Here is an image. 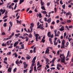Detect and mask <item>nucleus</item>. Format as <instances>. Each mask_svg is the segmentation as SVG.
<instances>
[{
  "instance_id": "obj_30",
  "label": "nucleus",
  "mask_w": 73,
  "mask_h": 73,
  "mask_svg": "<svg viewBox=\"0 0 73 73\" xmlns=\"http://www.w3.org/2000/svg\"><path fill=\"white\" fill-rule=\"evenodd\" d=\"M66 15V16H69V15H70V12L67 13Z\"/></svg>"
},
{
  "instance_id": "obj_39",
  "label": "nucleus",
  "mask_w": 73,
  "mask_h": 73,
  "mask_svg": "<svg viewBox=\"0 0 73 73\" xmlns=\"http://www.w3.org/2000/svg\"><path fill=\"white\" fill-rule=\"evenodd\" d=\"M8 17V16L7 15H6L3 18V19H6V18H7Z\"/></svg>"
},
{
  "instance_id": "obj_21",
  "label": "nucleus",
  "mask_w": 73,
  "mask_h": 73,
  "mask_svg": "<svg viewBox=\"0 0 73 73\" xmlns=\"http://www.w3.org/2000/svg\"><path fill=\"white\" fill-rule=\"evenodd\" d=\"M24 44H22V45H21V46L22 47V48H21V49H24Z\"/></svg>"
},
{
  "instance_id": "obj_16",
  "label": "nucleus",
  "mask_w": 73,
  "mask_h": 73,
  "mask_svg": "<svg viewBox=\"0 0 73 73\" xmlns=\"http://www.w3.org/2000/svg\"><path fill=\"white\" fill-rule=\"evenodd\" d=\"M36 36V38H38V37H39V35L38 34H36V35H35Z\"/></svg>"
},
{
  "instance_id": "obj_10",
  "label": "nucleus",
  "mask_w": 73,
  "mask_h": 73,
  "mask_svg": "<svg viewBox=\"0 0 73 73\" xmlns=\"http://www.w3.org/2000/svg\"><path fill=\"white\" fill-rule=\"evenodd\" d=\"M25 38L26 39L25 40L27 41H28V40H29V38H28V36H25Z\"/></svg>"
},
{
  "instance_id": "obj_35",
  "label": "nucleus",
  "mask_w": 73,
  "mask_h": 73,
  "mask_svg": "<svg viewBox=\"0 0 73 73\" xmlns=\"http://www.w3.org/2000/svg\"><path fill=\"white\" fill-rule=\"evenodd\" d=\"M62 56V54H60V57L61 59H62H62H62V57H61Z\"/></svg>"
},
{
  "instance_id": "obj_6",
  "label": "nucleus",
  "mask_w": 73,
  "mask_h": 73,
  "mask_svg": "<svg viewBox=\"0 0 73 73\" xmlns=\"http://www.w3.org/2000/svg\"><path fill=\"white\" fill-rule=\"evenodd\" d=\"M19 44V41H17V42H15L14 44V46H16L18 44Z\"/></svg>"
},
{
  "instance_id": "obj_27",
  "label": "nucleus",
  "mask_w": 73,
  "mask_h": 73,
  "mask_svg": "<svg viewBox=\"0 0 73 73\" xmlns=\"http://www.w3.org/2000/svg\"><path fill=\"white\" fill-rule=\"evenodd\" d=\"M16 63L17 64H20L19 63V60H17V61H16Z\"/></svg>"
},
{
  "instance_id": "obj_42",
  "label": "nucleus",
  "mask_w": 73,
  "mask_h": 73,
  "mask_svg": "<svg viewBox=\"0 0 73 73\" xmlns=\"http://www.w3.org/2000/svg\"><path fill=\"white\" fill-rule=\"evenodd\" d=\"M50 69L51 70H54V69H55V68H54V67L51 68Z\"/></svg>"
},
{
  "instance_id": "obj_2",
  "label": "nucleus",
  "mask_w": 73,
  "mask_h": 73,
  "mask_svg": "<svg viewBox=\"0 0 73 73\" xmlns=\"http://www.w3.org/2000/svg\"><path fill=\"white\" fill-rule=\"evenodd\" d=\"M30 25H31L30 27V28L31 29L30 32H32V31L33 30V27H34V24L33 23H31Z\"/></svg>"
},
{
  "instance_id": "obj_57",
  "label": "nucleus",
  "mask_w": 73,
  "mask_h": 73,
  "mask_svg": "<svg viewBox=\"0 0 73 73\" xmlns=\"http://www.w3.org/2000/svg\"><path fill=\"white\" fill-rule=\"evenodd\" d=\"M66 36V32H65L64 33V36Z\"/></svg>"
},
{
  "instance_id": "obj_33",
  "label": "nucleus",
  "mask_w": 73,
  "mask_h": 73,
  "mask_svg": "<svg viewBox=\"0 0 73 73\" xmlns=\"http://www.w3.org/2000/svg\"><path fill=\"white\" fill-rule=\"evenodd\" d=\"M39 17L40 18H41V17H42L41 14L40 13H39Z\"/></svg>"
},
{
  "instance_id": "obj_3",
  "label": "nucleus",
  "mask_w": 73,
  "mask_h": 73,
  "mask_svg": "<svg viewBox=\"0 0 73 73\" xmlns=\"http://www.w3.org/2000/svg\"><path fill=\"white\" fill-rule=\"evenodd\" d=\"M36 56H35L33 59V60L32 61V62L33 63L35 64V60H36Z\"/></svg>"
},
{
  "instance_id": "obj_62",
  "label": "nucleus",
  "mask_w": 73,
  "mask_h": 73,
  "mask_svg": "<svg viewBox=\"0 0 73 73\" xmlns=\"http://www.w3.org/2000/svg\"><path fill=\"white\" fill-rule=\"evenodd\" d=\"M7 58L6 57L4 59V60L5 61H7Z\"/></svg>"
},
{
  "instance_id": "obj_31",
  "label": "nucleus",
  "mask_w": 73,
  "mask_h": 73,
  "mask_svg": "<svg viewBox=\"0 0 73 73\" xmlns=\"http://www.w3.org/2000/svg\"><path fill=\"white\" fill-rule=\"evenodd\" d=\"M14 54L15 55V57H17V54H16V52H15Z\"/></svg>"
},
{
  "instance_id": "obj_1",
  "label": "nucleus",
  "mask_w": 73,
  "mask_h": 73,
  "mask_svg": "<svg viewBox=\"0 0 73 73\" xmlns=\"http://www.w3.org/2000/svg\"><path fill=\"white\" fill-rule=\"evenodd\" d=\"M62 57L63 59L61 60V62L64 63V64H66V63L65 62V56H64V54H62Z\"/></svg>"
},
{
  "instance_id": "obj_37",
  "label": "nucleus",
  "mask_w": 73,
  "mask_h": 73,
  "mask_svg": "<svg viewBox=\"0 0 73 73\" xmlns=\"http://www.w3.org/2000/svg\"><path fill=\"white\" fill-rule=\"evenodd\" d=\"M42 13L43 14H46V13H47L45 11H43Z\"/></svg>"
},
{
  "instance_id": "obj_4",
  "label": "nucleus",
  "mask_w": 73,
  "mask_h": 73,
  "mask_svg": "<svg viewBox=\"0 0 73 73\" xmlns=\"http://www.w3.org/2000/svg\"><path fill=\"white\" fill-rule=\"evenodd\" d=\"M52 19H51V18H50L48 19V20H47V21L48 22V24H49L50 22H51V20Z\"/></svg>"
},
{
  "instance_id": "obj_50",
  "label": "nucleus",
  "mask_w": 73,
  "mask_h": 73,
  "mask_svg": "<svg viewBox=\"0 0 73 73\" xmlns=\"http://www.w3.org/2000/svg\"><path fill=\"white\" fill-rule=\"evenodd\" d=\"M46 67L47 68H49V66L47 64L46 65Z\"/></svg>"
},
{
  "instance_id": "obj_51",
  "label": "nucleus",
  "mask_w": 73,
  "mask_h": 73,
  "mask_svg": "<svg viewBox=\"0 0 73 73\" xmlns=\"http://www.w3.org/2000/svg\"><path fill=\"white\" fill-rule=\"evenodd\" d=\"M27 70H28V69H26L25 70H24V72H27Z\"/></svg>"
},
{
  "instance_id": "obj_29",
  "label": "nucleus",
  "mask_w": 73,
  "mask_h": 73,
  "mask_svg": "<svg viewBox=\"0 0 73 73\" xmlns=\"http://www.w3.org/2000/svg\"><path fill=\"white\" fill-rule=\"evenodd\" d=\"M28 66V64H27L26 65H25L24 66V68H27V66Z\"/></svg>"
},
{
  "instance_id": "obj_45",
  "label": "nucleus",
  "mask_w": 73,
  "mask_h": 73,
  "mask_svg": "<svg viewBox=\"0 0 73 73\" xmlns=\"http://www.w3.org/2000/svg\"><path fill=\"white\" fill-rule=\"evenodd\" d=\"M57 68V69L58 70H60V67H58V66H57L56 67Z\"/></svg>"
},
{
  "instance_id": "obj_58",
  "label": "nucleus",
  "mask_w": 73,
  "mask_h": 73,
  "mask_svg": "<svg viewBox=\"0 0 73 73\" xmlns=\"http://www.w3.org/2000/svg\"><path fill=\"white\" fill-rule=\"evenodd\" d=\"M59 22H60V20H57L56 21V22H57V24H58V23H59Z\"/></svg>"
},
{
  "instance_id": "obj_19",
  "label": "nucleus",
  "mask_w": 73,
  "mask_h": 73,
  "mask_svg": "<svg viewBox=\"0 0 73 73\" xmlns=\"http://www.w3.org/2000/svg\"><path fill=\"white\" fill-rule=\"evenodd\" d=\"M20 33H19L18 34H16L15 35V36H16V37H17L18 36H20Z\"/></svg>"
},
{
  "instance_id": "obj_47",
  "label": "nucleus",
  "mask_w": 73,
  "mask_h": 73,
  "mask_svg": "<svg viewBox=\"0 0 73 73\" xmlns=\"http://www.w3.org/2000/svg\"><path fill=\"white\" fill-rule=\"evenodd\" d=\"M16 69H17V68H16L15 69H14V70H13L14 72H16Z\"/></svg>"
},
{
  "instance_id": "obj_18",
  "label": "nucleus",
  "mask_w": 73,
  "mask_h": 73,
  "mask_svg": "<svg viewBox=\"0 0 73 73\" xmlns=\"http://www.w3.org/2000/svg\"><path fill=\"white\" fill-rule=\"evenodd\" d=\"M11 70H12V69L11 68H8V71L9 72H11Z\"/></svg>"
},
{
  "instance_id": "obj_11",
  "label": "nucleus",
  "mask_w": 73,
  "mask_h": 73,
  "mask_svg": "<svg viewBox=\"0 0 73 73\" xmlns=\"http://www.w3.org/2000/svg\"><path fill=\"white\" fill-rule=\"evenodd\" d=\"M65 48V44H62V46H61V48L62 49V48Z\"/></svg>"
},
{
  "instance_id": "obj_40",
  "label": "nucleus",
  "mask_w": 73,
  "mask_h": 73,
  "mask_svg": "<svg viewBox=\"0 0 73 73\" xmlns=\"http://www.w3.org/2000/svg\"><path fill=\"white\" fill-rule=\"evenodd\" d=\"M19 0H15L13 1V2L14 3H17V2H18V1Z\"/></svg>"
},
{
  "instance_id": "obj_32",
  "label": "nucleus",
  "mask_w": 73,
  "mask_h": 73,
  "mask_svg": "<svg viewBox=\"0 0 73 73\" xmlns=\"http://www.w3.org/2000/svg\"><path fill=\"white\" fill-rule=\"evenodd\" d=\"M11 54V52H9L7 53V55H9L10 54Z\"/></svg>"
},
{
  "instance_id": "obj_24",
  "label": "nucleus",
  "mask_w": 73,
  "mask_h": 73,
  "mask_svg": "<svg viewBox=\"0 0 73 73\" xmlns=\"http://www.w3.org/2000/svg\"><path fill=\"white\" fill-rule=\"evenodd\" d=\"M62 6L63 9H65V4H64V5H62Z\"/></svg>"
},
{
  "instance_id": "obj_17",
  "label": "nucleus",
  "mask_w": 73,
  "mask_h": 73,
  "mask_svg": "<svg viewBox=\"0 0 73 73\" xmlns=\"http://www.w3.org/2000/svg\"><path fill=\"white\" fill-rule=\"evenodd\" d=\"M57 66L58 67H60V68H62V66L60 64H57Z\"/></svg>"
},
{
  "instance_id": "obj_56",
  "label": "nucleus",
  "mask_w": 73,
  "mask_h": 73,
  "mask_svg": "<svg viewBox=\"0 0 73 73\" xmlns=\"http://www.w3.org/2000/svg\"><path fill=\"white\" fill-rule=\"evenodd\" d=\"M52 24H53V25H54V24H55V23L54 21H53L52 23H51Z\"/></svg>"
},
{
  "instance_id": "obj_22",
  "label": "nucleus",
  "mask_w": 73,
  "mask_h": 73,
  "mask_svg": "<svg viewBox=\"0 0 73 73\" xmlns=\"http://www.w3.org/2000/svg\"><path fill=\"white\" fill-rule=\"evenodd\" d=\"M60 31H64V29L61 28L60 29Z\"/></svg>"
},
{
  "instance_id": "obj_41",
  "label": "nucleus",
  "mask_w": 73,
  "mask_h": 73,
  "mask_svg": "<svg viewBox=\"0 0 73 73\" xmlns=\"http://www.w3.org/2000/svg\"><path fill=\"white\" fill-rule=\"evenodd\" d=\"M41 24H40V25H39V26H38L37 27V29H38V28H40H40L41 27Z\"/></svg>"
},
{
  "instance_id": "obj_34",
  "label": "nucleus",
  "mask_w": 73,
  "mask_h": 73,
  "mask_svg": "<svg viewBox=\"0 0 73 73\" xmlns=\"http://www.w3.org/2000/svg\"><path fill=\"white\" fill-rule=\"evenodd\" d=\"M3 26L5 27H7V23H4Z\"/></svg>"
},
{
  "instance_id": "obj_52",
  "label": "nucleus",
  "mask_w": 73,
  "mask_h": 73,
  "mask_svg": "<svg viewBox=\"0 0 73 73\" xmlns=\"http://www.w3.org/2000/svg\"><path fill=\"white\" fill-rule=\"evenodd\" d=\"M42 66V65H39V66L37 67V69H38V68H39L41 67V66Z\"/></svg>"
},
{
  "instance_id": "obj_59",
  "label": "nucleus",
  "mask_w": 73,
  "mask_h": 73,
  "mask_svg": "<svg viewBox=\"0 0 73 73\" xmlns=\"http://www.w3.org/2000/svg\"><path fill=\"white\" fill-rule=\"evenodd\" d=\"M60 3L61 4H63V3L62 2V1H60Z\"/></svg>"
},
{
  "instance_id": "obj_63",
  "label": "nucleus",
  "mask_w": 73,
  "mask_h": 73,
  "mask_svg": "<svg viewBox=\"0 0 73 73\" xmlns=\"http://www.w3.org/2000/svg\"><path fill=\"white\" fill-rule=\"evenodd\" d=\"M69 28H72V27H73V26H71L68 27Z\"/></svg>"
},
{
  "instance_id": "obj_12",
  "label": "nucleus",
  "mask_w": 73,
  "mask_h": 73,
  "mask_svg": "<svg viewBox=\"0 0 73 73\" xmlns=\"http://www.w3.org/2000/svg\"><path fill=\"white\" fill-rule=\"evenodd\" d=\"M40 3L41 4V5L42 6L43 5H44V2H42V1H41Z\"/></svg>"
},
{
  "instance_id": "obj_7",
  "label": "nucleus",
  "mask_w": 73,
  "mask_h": 73,
  "mask_svg": "<svg viewBox=\"0 0 73 73\" xmlns=\"http://www.w3.org/2000/svg\"><path fill=\"white\" fill-rule=\"evenodd\" d=\"M47 36H48L49 37H50L51 36V34H50V31L47 34Z\"/></svg>"
},
{
  "instance_id": "obj_43",
  "label": "nucleus",
  "mask_w": 73,
  "mask_h": 73,
  "mask_svg": "<svg viewBox=\"0 0 73 73\" xmlns=\"http://www.w3.org/2000/svg\"><path fill=\"white\" fill-rule=\"evenodd\" d=\"M1 35H5V32H4L3 33H1Z\"/></svg>"
},
{
  "instance_id": "obj_15",
  "label": "nucleus",
  "mask_w": 73,
  "mask_h": 73,
  "mask_svg": "<svg viewBox=\"0 0 73 73\" xmlns=\"http://www.w3.org/2000/svg\"><path fill=\"white\" fill-rule=\"evenodd\" d=\"M29 37L30 38H32V34H29Z\"/></svg>"
},
{
  "instance_id": "obj_44",
  "label": "nucleus",
  "mask_w": 73,
  "mask_h": 73,
  "mask_svg": "<svg viewBox=\"0 0 73 73\" xmlns=\"http://www.w3.org/2000/svg\"><path fill=\"white\" fill-rule=\"evenodd\" d=\"M57 32V30H55L54 31V32L55 33V34H56Z\"/></svg>"
},
{
  "instance_id": "obj_14",
  "label": "nucleus",
  "mask_w": 73,
  "mask_h": 73,
  "mask_svg": "<svg viewBox=\"0 0 73 73\" xmlns=\"http://www.w3.org/2000/svg\"><path fill=\"white\" fill-rule=\"evenodd\" d=\"M70 53V51H68L67 53V56L66 57V58H67V57H68V56H69V54Z\"/></svg>"
},
{
  "instance_id": "obj_38",
  "label": "nucleus",
  "mask_w": 73,
  "mask_h": 73,
  "mask_svg": "<svg viewBox=\"0 0 73 73\" xmlns=\"http://www.w3.org/2000/svg\"><path fill=\"white\" fill-rule=\"evenodd\" d=\"M27 60H29V59H30L31 57H30V56L27 57Z\"/></svg>"
},
{
  "instance_id": "obj_49",
  "label": "nucleus",
  "mask_w": 73,
  "mask_h": 73,
  "mask_svg": "<svg viewBox=\"0 0 73 73\" xmlns=\"http://www.w3.org/2000/svg\"><path fill=\"white\" fill-rule=\"evenodd\" d=\"M11 7H12V5H10L9 7V9H11Z\"/></svg>"
},
{
  "instance_id": "obj_13",
  "label": "nucleus",
  "mask_w": 73,
  "mask_h": 73,
  "mask_svg": "<svg viewBox=\"0 0 73 73\" xmlns=\"http://www.w3.org/2000/svg\"><path fill=\"white\" fill-rule=\"evenodd\" d=\"M41 9H43V10H44V11H45L46 10V9L45 8V7L44 6L41 7Z\"/></svg>"
},
{
  "instance_id": "obj_28",
  "label": "nucleus",
  "mask_w": 73,
  "mask_h": 73,
  "mask_svg": "<svg viewBox=\"0 0 73 73\" xmlns=\"http://www.w3.org/2000/svg\"><path fill=\"white\" fill-rule=\"evenodd\" d=\"M42 29V30H44V28H43V27H42L41 25L40 26V29Z\"/></svg>"
},
{
  "instance_id": "obj_46",
  "label": "nucleus",
  "mask_w": 73,
  "mask_h": 73,
  "mask_svg": "<svg viewBox=\"0 0 73 73\" xmlns=\"http://www.w3.org/2000/svg\"><path fill=\"white\" fill-rule=\"evenodd\" d=\"M16 6H17V4H15V6L14 8V9H16Z\"/></svg>"
},
{
  "instance_id": "obj_20",
  "label": "nucleus",
  "mask_w": 73,
  "mask_h": 73,
  "mask_svg": "<svg viewBox=\"0 0 73 73\" xmlns=\"http://www.w3.org/2000/svg\"><path fill=\"white\" fill-rule=\"evenodd\" d=\"M46 61L47 63H48L49 62V59H48V58L46 59Z\"/></svg>"
},
{
  "instance_id": "obj_26",
  "label": "nucleus",
  "mask_w": 73,
  "mask_h": 73,
  "mask_svg": "<svg viewBox=\"0 0 73 73\" xmlns=\"http://www.w3.org/2000/svg\"><path fill=\"white\" fill-rule=\"evenodd\" d=\"M45 41V40H44V39L42 38V40H41V42H44Z\"/></svg>"
},
{
  "instance_id": "obj_9",
  "label": "nucleus",
  "mask_w": 73,
  "mask_h": 73,
  "mask_svg": "<svg viewBox=\"0 0 73 73\" xmlns=\"http://www.w3.org/2000/svg\"><path fill=\"white\" fill-rule=\"evenodd\" d=\"M24 0H20V3H19V4H21L22 3H23L24 2Z\"/></svg>"
},
{
  "instance_id": "obj_64",
  "label": "nucleus",
  "mask_w": 73,
  "mask_h": 73,
  "mask_svg": "<svg viewBox=\"0 0 73 73\" xmlns=\"http://www.w3.org/2000/svg\"><path fill=\"white\" fill-rule=\"evenodd\" d=\"M53 35L52 34L51 36V37L50 38H53Z\"/></svg>"
},
{
  "instance_id": "obj_54",
  "label": "nucleus",
  "mask_w": 73,
  "mask_h": 73,
  "mask_svg": "<svg viewBox=\"0 0 73 73\" xmlns=\"http://www.w3.org/2000/svg\"><path fill=\"white\" fill-rule=\"evenodd\" d=\"M65 23H66V22H65V21L62 22V24H65Z\"/></svg>"
},
{
  "instance_id": "obj_36",
  "label": "nucleus",
  "mask_w": 73,
  "mask_h": 73,
  "mask_svg": "<svg viewBox=\"0 0 73 73\" xmlns=\"http://www.w3.org/2000/svg\"><path fill=\"white\" fill-rule=\"evenodd\" d=\"M6 45V44H5L4 43H3L2 44V46H5Z\"/></svg>"
},
{
  "instance_id": "obj_48",
  "label": "nucleus",
  "mask_w": 73,
  "mask_h": 73,
  "mask_svg": "<svg viewBox=\"0 0 73 73\" xmlns=\"http://www.w3.org/2000/svg\"><path fill=\"white\" fill-rule=\"evenodd\" d=\"M5 9H4V11H3V12H2V14H3V13H5Z\"/></svg>"
},
{
  "instance_id": "obj_8",
  "label": "nucleus",
  "mask_w": 73,
  "mask_h": 73,
  "mask_svg": "<svg viewBox=\"0 0 73 73\" xmlns=\"http://www.w3.org/2000/svg\"><path fill=\"white\" fill-rule=\"evenodd\" d=\"M35 65V64H34L33 63H32V64L31 65V69H32V70H33V66Z\"/></svg>"
},
{
  "instance_id": "obj_23",
  "label": "nucleus",
  "mask_w": 73,
  "mask_h": 73,
  "mask_svg": "<svg viewBox=\"0 0 73 73\" xmlns=\"http://www.w3.org/2000/svg\"><path fill=\"white\" fill-rule=\"evenodd\" d=\"M9 23L10 25H11V27H12V22L10 21Z\"/></svg>"
},
{
  "instance_id": "obj_25",
  "label": "nucleus",
  "mask_w": 73,
  "mask_h": 73,
  "mask_svg": "<svg viewBox=\"0 0 73 73\" xmlns=\"http://www.w3.org/2000/svg\"><path fill=\"white\" fill-rule=\"evenodd\" d=\"M17 21L18 24H20V22H21V21H19L18 20H17Z\"/></svg>"
},
{
  "instance_id": "obj_60",
  "label": "nucleus",
  "mask_w": 73,
  "mask_h": 73,
  "mask_svg": "<svg viewBox=\"0 0 73 73\" xmlns=\"http://www.w3.org/2000/svg\"><path fill=\"white\" fill-rule=\"evenodd\" d=\"M44 21H47V19L46 18H44Z\"/></svg>"
},
{
  "instance_id": "obj_61",
  "label": "nucleus",
  "mask_w": 73,
  "mask_h": 73,
  "mask_svg": "<svg viewBox=\"0 0 73 73\" xmlns=\"http://www.w3.org/2000/svg\"><path fill=\"white\" fill-rule=\"evenodd\" d=\"M21 38H22V39H25V37H23L22 36H21Z\"/></svg>"
},
{
  "instance_id": "obj_55",
  "label": "nucleus",
  "mask_w": 73,
  "mask_h": 73,
  "mask_svg": "<svg viewBox=\"0 0 73 73\" xmlns=\"http://www.w3.org/2000/svg\"><path fill=\"white\" fill-rule=\"evenodd\" d=\"M57 44H58V43L57 42L56 43H54V45H57Z\"/></svg>"
},
{
  "instance_id": "obj_53",
  "label": "nucleus",
  "mask_w": 73,
  "mask_h": 73,
  "mask_svg": "<svg viewBox=\"0 0 73 73\" xmlns=\"http://www.w3.org/2000/svg\"><path fill=\"white\" fill-rule=\"evenodd\" d=\"M70 22H71V21L70 20H68L67 21V23H70Z\"/></svg>"
},
{
  "instance_id": "obj_5",
  "label": "nucleus",
  "mask_w": 73,
  "mask_h": 73,
  "mask_svg": "<svg viewBox=\"0 0 73 73\" xmlns=\"http://www.w3.org/2000/svg\"><path fill=\"white\" fill-rule=\"evenodd\" d=\"M46 53H48V54H49V50L48 49V48H47V49L46 50V51L45 52V54H46Z\"/></svg>"
}]
</instances>
